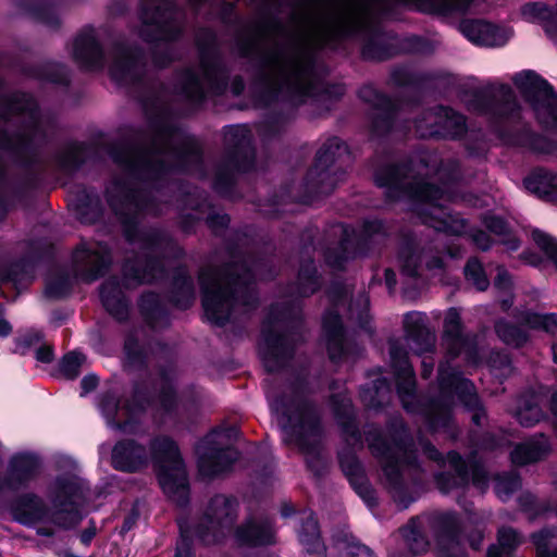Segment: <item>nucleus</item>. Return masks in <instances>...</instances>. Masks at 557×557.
<instances>
[{
  "instance_id": "6e6552de",
  "label": "nucleus",
  "mask_w": 557,
  "mask_h": 557,
  "mask_svg": "<svg viewBox=\"0 0 557 557\" xmlns=\"http://www.w3.org/2000/svg\"><path fill=\"white\" fill-rule=\"evenodd\" d=\"M392 443L382 431L369 424L364 429V436L372 455L382 460L385 485L399 509H407L414 498L408 493L404 481L403 468L419 470L416 451L412 449V438L401 419H395L389 425Z\"/></svg>"
},
{
  "instance_id": "774afa93",
  "label": "nucleus",
  "mask_w": 557,
  "mask_h": 557,
  "mask_svg": "<svg viewBox=\"0 0 557 557\" xmlns=\"http://www.w3.org/2000/svg\"><path fill=\"white\" fill-rule=\"evenodd\" d=\"M336 547L341 557H375L373 552L357 542H349L347 539L337 540Z\"/></svg>"
},
{
  "instance_id": "052dcab7",
  "label": "nucleus",
  "mask_w": 557,
  "mask_h": 557,
  "mask_svg": "<svg viewBox=\"0 0 557 557\" xmlns=\"http://www.w3.org/2000/svg\"><path fill=\"white\" fill-rule=\"evenodd\" d=\"M516 417L522 426L530 428L540 422L544 413L536 398L532 397L531 400H523V403H521L516 412Z\"/></svg>"
},
{
  "instance_id": "aec40b11",
  "label": "nucleus",
  "mask_w": 557,
  "mask_h": 557,
  "mask_svg": "<svg viewBox=\"0 0 557 557\" xmlns=\"http://www.w3.org/2000/svg\"><path fill=\"white\" fill-rule=\"evenodd\" d=\"M513 83L531 103L539 122L557 128V95L553 87L532 71L516 74Z\"/></svg>"
},
{
  "instance_id": "bf43d9fd",
  "label": "nucleus",
  "mask_w": 557,
  "mask_h": 557,
  "mask_svg": "<svg viewBox=\"0 0 557 557\" xmlns=\"http://www.w3.org/2000/svg\"><path fill=\"white\" fill-rule=\"evenodd\" d=\"M483 224L495 235L507 236V238L503 239V244L506 245L509 250H517L520 247V240L513 236H509V227L504 219L495 215H485Z\"/></svg>"
},
{
  "instance_id": "c03bdc74",
  "label": "nucleus",
  "mask_w": 557,
  "mask_h": 557,
  "mask_svg": "<svg viewBox=\"0 0 557 557\" xmlns=\"http://www.w3.org/2000/svg\"><path fill=\"white\" fill-rule=\"evenodd\" d=\"M171 300L180 309H187L195 301L194 283L185 268H177L175 270Z\"/></svg>"
},
{
  "instance_id": "f257e3e1",
  "label": "nucleus",
  "mask_w": 557,
  "mask_h": 557,
  "mask_svg": "<svg viewBox=\"0 0 557 557\" xmlns=\"http://www.w3.org/2000/svg\"><path fill=\"white\" fill-rule=\"evenodd\" d=\"M148 120L147 129L134 132L127 141L110 149L113 161L125 178H115L107 188V201L119 216L133 257L123 265V286L134 288L165 276V261L181 258L183 249L163 231L138 228L143 212L157 214L150 191L140 183L158 181L174 171H199L202 154L197 140L186 135L174 122L172 109L163 96L141 99Z\"/></svg>"
},
{
  "instance_id": "603ef678",
  "label": "nucleus",
  "mask_w": 557,
  "mask_h": 557,
  "mask_svg": "<svg viewBox=\"0 0 557 557\" xmlns=\"http://www.w3.org/2000/svg\"><path fill=\"white\" fill-rule=\"evenodd\" d=\"M537 557H557V531L554 528H543L531 535Z\"/></svg>"
},
{
  "instance_id": "72a5a7b5",
  "label": "nucleus",
  "mask_w": 557,
  "mask_h": 557,
  "mask_svg": "<svg viewBox=\"0 0 557 557\" xmlns=\"http://www.w3.org/2000/svg\"><path fill=\"white\" fill-rule=\"evenodd\" d=\"M239 545L256 547L275 543L273 521L269 518L248 519L235 530Z\"/></svg>"
},
{
  "instance_id": "f704fd0d",
  "label": "nucleus",
  "mask_w": 557,
  "mask_h": 557,
  "mask_svg": "<svg viewBox=\"0 0 557 557\" xmlns=\"http://www.w3.org/2000/svg\"><path fill=\"white\" fill-rule=\"evenodd\" d=\"M322 326L326 338L329 357L332 361L337 362L349 349V343L344 335L339 314L333 309L327 310L323 315Z\"/></svg>"
},
{
  "instance_id": "2eb2a0df",
  "label": "nucleus",
  "mask_w": 557,
  "mask_h": 557,
  "mask_svg": "<svg viewBox=\"0 0 557 557\" xmlns=\"http://www.w3.org/2000/svg\"><path fill=\"white\" fill-rule=\"evenodd\" d=\"M423 453L429 459L436 462L440 467L448 465V471H441L434 475L437 488L443 494H448L456 490H465L470 482L484 492L487 487L488 476L483 466L478 462H469L457 451L451 450L446 457L429 442L420 440Z\"/></svg>"
},
{
  "instance_id": "6e6d98bb",
  "label": "nucleus",
  "mask_w": 557,
  "mask_h": 557,
  "mask_svg": "<svg viewBox=\"0 0 557 557\" xmlns=\"http://www.w3.org/2000/svg\"><path fill=\"white\" fill-rule=\"evenodd\" d=\"M433 79V76L428 73L413 71L410 66H396L391 73V81L394 85L399 87L405 86H419L426 81Z\"/></svg>"
},
{
  "instance_id": "58836bf2",
  "label": "nucleus",
  "mask_w": 557,
  "mask_h": 557,
  "mask_svg": "<svg viewBox=\"0 0 557 557\" xmlns=\"http://www.w3.org/2000/svg\"><path fill=\"white\" fill-rule=\"evenodd\" d=\"M11 512L17 522L24 525H33L45 520L49 510L40 497L34 494H25L14 500Z\"/></svg>"
},
{
  "instance_id": "7c9ffc66",
  "label": "nucleus",
  "mask_w": 557,
  "mask_h": 557,
  "mask_svg": "<svg viewBox=\"0 0 557 557\" xmlns=\"http://www.w3.org/2000/svg\"><path fill=\"white\" fill-rule=\"evenodd\" d=\"M98 406L111 428L117 429L124 433L133 434L136 433L134 423L131 420L117 422L115 421V417L119 410L124 411L126 414L134 416L145 410L146 401L139 400V392L136 389L133 395V403L126 401L122 407H120L119 398L113 393L107 392L99 397Z\"/></svg>"
},
{
  "instance_id": "79ce46f5",
  "label": "nucleus",
  "mask_w": 557,
  "mask_h": 557,
  "mask_svg": "<svg viewBox=\"0 0 557 557\" xmlns=\"http://www.w3.org/2000/svg\"><path fill=\"white\" fill-rule=\"evenodd\" d=\"M550 450L547 437L540 433L515 447L510 454L512 463L525 466L545 458Z\"/></svg>"
},
{
  "instance_id": "37998d69",
  "label": "nucleus",
  "mask_w": 557,
  "mask_h": 557,
  "mask_svg": "<svg viewBox=\"0 0 557 557\" xmlns=\"http://www.w3.org/2000/svg\"><path fill=\"white\" fill-rule=\"evenodd\" d=\"M524 186L539 198L557 203V173L537 169L524 178Z\"/></svg>"
},
{
  "instance_id": "bb28decb",
  "label": "nucleus",
  "mask_w": 557,
  "mask_h": 557,
  "mask_svg": "<svg viewBox=\"0 0 557 557\" xmlns=\"http://www.w3.org/2000/svg\"><path fill=\"white\" fill-rule=\"evenodd\" d=\"M111 263L110 249L102 243H82L73 253L75 274L86 283L103 276Z\"/></svg>"
},
{
  "instance_id": "8fccbe9b",
  "label": "nucleus",
  "mask_w": 557,
  "mask_h": 557,
  "mask_svg": "<svg viewBox=\"0 0 557 557\" xmlns=\"http://www.w3.org/2000/svg\"><path fill=\"white\" fill-rule=\"evenodd\" d=\"M299 540L310 554H320L324 552V545L321 541L320 530L317 519L309 513L302 521L299 531Z\"/></svg>"
},
{
  "instance_id": "9b49d317",
  "label": "nucleus",
  "mask_w": 557,
  "mask_h": 557,
  "mask_svg": "<svg viewBox=\"0 0 557 557\" xmlns=\"http://www.w3.org/2000/svg\"><path fill=\"white\" fill-rule=\"evenodd\" d=\"M141 25L138 36L149 44L165 46L164 55L153 53V63L158 67L166 66L172 60L168 42L177 39L183 32L180 13L173 0H141L138 11Z\"/></svg>"
},
{
  "instance_id": "0e129e2a",
  "label": "nucleus",
  "mask_w": 557,
  "mask_h": 557,
  "mask_svg": "<svg viewBox=\"0 0 557 557\" xmlns=\"http://www.w3.org/2000/svg\"><path fill=\"white\" fill-rule=\"evenodd\" d=\"M72 289V278L67 274H61L48 280L46 284V296L59 299L67 296Z\"/></svg>"
},
{
  "instance_id": "1a4fd4ad",
  "label": "nucleus",
  "mask_w": 557,
  "mask_h": 557,
  "mask_svg": "<svg viewBox=\"0 0 557 557\" xmlns=\"http://www.w3.org/2000/svg\"><path fill=\"white\" fill-rule=\"evenodd\" d=\"M0 147L22 154L45 141L52 127L49 119L41 116L36 101L26 94L14 92L1 98Z\"/></svg>"
},
{
  "instance_id": "a18cd8bd",
  "label": "nucleus",
  "mask_w": 557,
  "mask_h": 557,
  "mask_svg": "<svg viewBox=\"0 0 557 557\" xmlns=\"http://www.w3.org/2000/svg\"><path fill=\"white\" fill-rule=\"evenodd\" d=\"M139 309L146 322L152 327H163L169 324V314L160 302L157 294L148 292L141 295Z\"/></svg>"
},
{
  "instance_id": "b1692460",
  "label": "nucleus",
  "mask_w": 557,
  "mask_h": 557,
  "mask_svg": "<svg viewBox=\"0 0 557 557\" xmlns=\"http://www.w3.org/2000/svg\"><path fill=\"white\" fill-rule=\"evenodd\" d=\"M416 133L420 138L458 139L467 133L465 115L448 107L426 110L414 120Z\"/></svg>"
},
{
  "instance_id": "13d9d810",
  "label": "nucleus",
  "mask_w": 557,
  "mask_h": 557,
  "mask_svg": "<svg viewBox=\"0 0 557 557\" xmlns=\"http://www.w3.org/2000/svg\"><path fill=\"white\" fill-rule=\"evenodd\" d=\"M463 274L466 281L474 286L479 292H484L490 286V281L484 271L483 264L476 257H472L467 261Z\"/></svg>"
},
{
  "instance_id": "09e8293b",
  "label": "nucleus",
  "mask_w": 557,
  "mask_h": 557,
  "mask_svg": "<svg viewBox=\"0 0 557 557\" xmlns=\"http://www.w3.org/2000/svg\"><path fill=\"white\" fill-rule=\"evenodd\" d=\"M407 547L412 554H421L428 550L429 541L422 533L420 517H412L408 523L400 529Z\"/></svg>"
},
{
  "instance_id": "49530a36",
  "label": "nucleus",
  "mask_w": 557,
  "mask_h": 557,
  "mask_svg": "<svg viewBox=\"0 0 557 557\" xmlns=\"http://www.w3.org/2000/svg\"><path fill=\"white\" fill-rule=\"evenodd\" d=\"M320 288L317 268L312 259L305 260L298 271L297 281L292 295L308 297Z\"/></svg>"
},
{
  "instance_id": "3c124183",
  "label": "nucleus",
  "mask_w": 557,
  "mask_h": 557,
  "mask_svg": "<svg viewBox=\"0 0 557 557\" xmlns=\"http://www.w3.org/2000/svg\"><path fill=\"white\" fill-rule=\"evenodd\" d=\"M391 393L389 382L382 377L373 382V387H361L360 397L367 407L377 408L389 398Z\"/></svg>"
},
{
  "instance_id": "e433bc0d",
  "label": "nucleus",
  "mask_w": 557,
  "mask_h": 557,
  "mask_svg": "<svg viewBox=\"0 0 557 557\" xmlns=\"http://www.w3.org/2000/svg\"><path fill=\"white\" fill-rule=\"evenodd\" d=\"M38 460L30 455H17L10 461L8 474L0 479V491L9 488L18 490L33 480L38 470Z\"/></svg>"
},
{
  "instance_id": "c756f323",
  "label": "nucleus",
  "mask_w": 557,
  "mask_h": 557,
  "mask_svg": "<svg viewBox=\"0 0 557 557\" xmlns=\"http://www.w3.org/2000/svg\"><path fill=\"white\" fill-rule=\"evenodd\" d=\"M404 341L416 355L435 350L436 335L428 326L426 317L420 312H409L404 317Z\"/></svg>"
},
{
  "instance_id": "f3484780",
  "label": "nucleus",
  "mask_w": 557,
  "mask_h": 557,
  "mask_svg": "<svg viewBox=\"0 0 557 557\" xmlns=\"http://www.w3.org/2000/svg\"><path fill=\"white\" fill-rule=\"evenodd\" d=\"M124 355L126 366L134 369L146 366L149 355L156 359L157 364L160 368V377L163 383L158 399L160 407L165 412H170L176 405L175 393L171 385V382L176 374L172 349L160 343H157L147 349L138 343V338L135 333H129L124 342Z\"/></svg>"
},
{
  "instance_id": "a878e982",
  "label": "nucleus",
  "mask_w": 557,
  "mask_h": 557,
  "mask_svg": "<svg viewBox=\"0 0 557 557\" xmlns=\"http://www.w3.org/2000/svg\"><path fill=\"white\" fill-rule=\"evenodd\" d=\"M388 344L391 364L397 380L398 396L406 411L416 412L419 410L416 396V376L408 359V351L400 339H391Z\"/></svg>"
},
{
  "instance_id": "c9c22d12",
  "label": "nucleus",
  "mask_w": 557,
  "mask_h": 557,
  "mask_svg": "<svg viewBox=\"0 0 557 557\" xmlns=\"http://www.w3.org/2000/svg\"><path fill=\"white\" fill-rule=\"evenodd\" d=\"M331 401L347 445L352 448L362 447L361 433L355 422L354 409L350 399L343 395H333Z\"/></svg>"
},
{
  "instance_id": "393cba45",
  "label": "nucleus",
  "mask_w": 557,
  "mask_h": 557,
  "mask_svg": "<svg viewBox=\"0 0 557 557\" xmlns=\"http://www.w3.org/2000/svg\"><path fill=\"white\" fill-rule=\"evenodd\" d=\"M220 433L208 434L196 447L198 471L202 478L213 479L231 469L238 458V451L223 448L218 441Z\"/></svg>"
},
{
  "instance_id": "de8ad7c7",
  "label": "nucleus",
  "mask_w": 557,
  "mask_h": 557,
  "mask_svg": "<svg viewBox=\"0 0 557 557\" xmlns=\"http://www.w3.org/2000/svg\"><path fill=\"white\" fill-rule=\"evenodd\" d=\"M522 543L521 534L511 527H502L497 532V544L487 548V557L510 555Z\"/></svg>"
},
{
  "instance_id": "9d476101",
  "label": "nucleus",
  "mask_w": 557,
  "mask_h": 557,
  "mask_svg": "<svg viewBox=\"0 0 557 557\" xmlns=\"http://www.w3.org/2000/svg\"><path fill=\"white\" fill-rule=\"evenodd\" d=\"M200 64L177 74L174 90L184 99L200 103L207 95H222L227 87L228 70L222 61L215 34L208 28L196 34Z\"/></svg>"
},
{
  "instance_id": "39448f33",
  "label": "nucleus",
  "mask_w": 557,
  "mask_h": 557,
  "mask_svg": "<svg viewBox=\"0 0 557 557\" xmlns=\"http://www.w3.org/2000/svg\"><path fill=\"white\" fill-rule=\"evenodd\" d=\"M232 262L222 269L209 263L198 274L205 315L214 325L223 326L232 319L253 310L258 304L255 278H265L263 260L230 252Z\"/></svg>"
},
{
  "instance_id": "5701e85b",
  "label": "nucleus",
  "mask_w": 557,
  "mask_h": 557,
  "mask_svg": "<svg viewBox=\"0 0 557 557\" xmlns=\"http://www.w3.org/2000/svg\"><path fill=\"white\" fill-rule=\"evenodd\" d=\"M111 54L110 76L121 86L146 87L149 83L144 54L137 47L117 41Z\"/></svg>"
},
{
  "instance_id": "6ab92c4d",
  "label": "nucleus",
  "mask_w": 557,
  "mask_h": 557,
  "mask_svg": "<svg viewBox=\"0 0 557 557\" xmlns=\"http://www.w3.org/2000/svg\"><path fill=\"white\" fill-rule=\"evenodd\" d=\"M445 256L454 258L456 253L441 238L432 240L418 250L414 238L407 235L398 250L400 273L410 278H418L421 275L422 263L429 272H442L445 269Z\"/></svg>"
},
{
  "instance_id": "5fc2aeb1",
  "label": "nucleus",
  "mask_w": 557,
  "mask_h": 557,
  "mask_svg": "<svg viewBox=\"0 0 557 557\" xmlns=\"http://www.w3.org/2000/svg\"><path fill=\"white\" fill-rule=\"evenodd\" d=\"M494 329L499 339L506 345L521 347L528 341V334L522 329L506 320L496 321Z\"/></svg>"
},
{
  "instance_id": "2f4dec72",
  "label": "nucleus",
  "mask_w": 557,
  "mask_h": 557,
  "mask_svg": "<svg viewBox=\"0 0 557 557\" xmlns=\"http://www.w3.org/2000/svg\"><path fill=\"white\" fill-rule=\"evenodd\" d=\"M72 54L74 61L83 69L100 70L104 65V52L92 27H85L75 37Z\"/></svg>"
},
{
  "instance_id": "864d4df0",
  "label": "nucleus",
  "mask_w": 557,
  "mask_h": 557,
  "mask_svg": "<svg viewBox=\"0 0 557 557\" xmlns=\"http://www.w3.org/2000/svg\"><path fill=\"white\" fill-rule=\"evenodd\" d=\"M89 147L73 143L65 147L59 156V164L64 171L71 172L79 168L88 156Z\"/></svg>"
},
{
  "instance_id": "4c0bfd02",
  "label": "nucleus",
  "mask_w": 557,
  "mask_h": 557,
  "mask_svg": "<svg viewBox=\"0 0 557 557\" xmlns=\"http://www.w3.org/2000/svg\"><path fill=\"white\" fill-rule=\"evenodd\" d=\"M338 459L342 471L348 479L354 490L367 503L374 500V492L371 488L364 470L356 455L349 450H343L338 454Z\"/></svg>"
},
{
  "instance_id": "a211bd4d",
  "label": "nucleus",
  "mask_w": 557,
  "mask_h": 557,
  "mask_svg": "<svg viewBox=\"0 0 557 557\" xmlns=\"http://www.w3.org/2000/svg\"><path fill=\"white\" fill-rule=\"evenodd\" d=\"M238 500L225 494L212 496L205 506L195 535L206 545L216 544L233 530L238 518Z\"/></svg>"
},
{
  "instance_id": "20e7f679",
  "label": "nucleus",
  "mask_w": 557,
  "mask_h": 557,
  "mask_svg": "<svg viewBox=\"0 0 557 557\" xmlns=\"http://www.w3.org/2000/svg\"><path fill=\"white\" fill-rule=\"evenodd\" d=\"M441 347L444 360L438 364L440 394L431 399L421 411L426 418L430 428L434 431L448 428L451 421V407L454 395H457L463 406L472 411V421L476 425L485 418V410L481 405L473 383L463 377L461 373L449 363L462 357L467 364L475 366L480 362L478 335L468 331L463 324L459 309L449 308L443 319Z\"/></svg>"
},
{
  "instance_id": "a19ab883",
  "label": "nucleus",
  "mask_w": 557,
  "mask_h": 557,
  "mask_svg": "<svg viewBox=\"0 0 557 557\" xmlns=\"http://www.w3.org/2000/svg\"><path fill=\"white\" fill-rule=\"evenodd\" d=\"M461 33L472 42L494 47L505 42L500 30L482 20H466L460 23Z\"/></svg>"
},
{
  "instance_id": "dca6fc26",
  "label": "nucleus",
  "mask_w": 557,
  "mask_h": 557,
  "mask_svg": "<svg viewBox=\"0 0 557 557\" xmlns=\"http://www.w3.org/2000/svg\"><path fill=\"white\" fill-rule=\"evenodd\" d=\"M350 161V152L342 139L338 137L327 139L318 150L315 162L307 173L308 193L311 196L330 195L345 176L342 165Z\"/></svg>"
},
{
  "instance_id": "cd10ccee",
  "label": "nucleus",
  "mask_w": 557,
  "mask_h": 557,
  "mask_svg": "<svg viewBox=\"0 0 557 557\" xmlns=\"http://www.w3.org/2000/svg\"><path fill=\"white\" fill-rule=\"evenodd\" d=\"M425 520L434 533L440 557H466L459 541L460 523L455 512L435 511Z\"/></svg>"
},
{
  "instance_id": "69168bd1",
  "label": "nucleus",
  "mask_w": 557,
  "mask_h": 557,
  "mask_svg": "<svg viewBox=\"0 0 557 557\" xmlns=\"http://www.w3.org/2000/svg\"><path fill=\"white\" fill-rule=\"evenodd\" d=\"M86 357L81 352H69L60 361V371L67 380L76 379L81 373V368Z\"/></svg>"
},
{
  "instance_id": "f8f14e48",
  "label": "nucleus",
  "mask_w": 557,
  "mask_h": 557,
  "mask_svg": "<svg viewBox=\"0 0 557 557\" xmlns=\"http://www.w3.org/2000/svg\"><path fill=\"white\" fill-rule=\"evenodd\" d=\"M298 319V308L285 305H274L270 308L262 325V359L268 372L280 370L293 358L295 347L302 339V335L298 332L286 331L282 334L277 331L287 329L292 320Z\"/></svg>"
},
{
  "instance_id": "7ed1b4c3",
  "label": "nucleus",
  "mask_w": 557,
  "mask_h": 557,
  "mask_svg": "<svg viewBox=\"0 0 557 557\" xmlns=\"http://www.w3.org/2000/svg\"><path fill=\"white\" fill-rule=\"evenodd\" d=\"M460 176L455 159L440 160L436 152L421 151L407 162L387 164L374 172L375 185L385 188L388 201L409 200L425 225L437 232L460 234L463 221L455 218L442 202H458L459 196L448 189V184Z\"/></svg>"
},
{
  "instance_id": "4468645a",
  "label": "nucleus",
  "mask_w": 557,
  "mask_h": 557,
  "mask_svg": "<svg viewBox=\"0 0 557 557\" xmlns=\"http://www.w3.org/2000/svg\"><path fill=\"white\" fill-rule=\"evenodd\" d=\"M251 133L246 125L224 128L225 156L216 168L213 189L222 196H231L235 174L250 171L255 165Z\"/></svg>"
},
{
  "instance_id": "f03ea898",
  "label": "nucleus",
  "mask_w": 557,
  "mask_h": 557,
  "mask_svg": "<svg viewBox=\"0 0 557 557\" xmlns=\"http://www.w3.org/2000/svg\"><path fill=\"white\" fill-rule=\"evenodd\" d=\"M293 4L290 21L296 28L287 30L277 16L261 13L235 38L244 58L259 57L265 83L278 94L300 102L306 97L339 99L342 84L325 85L317 62V49L325 47L331 36L350 32L364 21L369 4L348 0H298Z\"/></svg>"
},
{
  "instance_id": "e2e57ef3",
  "label": "nucleus",
  "mask_w": 557,
  "mask_h": 557,
  "mask_svg": "<svg viewBox=\"0 0 557 557\" xmlns=\"http://www.w3.org/2000/svg\"><path fill=\"white\" fill-rule=\"evenodd\" d=\"M473 0H424L423 10L438 14L466 12Z\"/></svg>"
},
{
  "instance_id": "c85d7f7f",
  "label": "nucleus",
  "mask_w": 557,
  "mask_h": 557,
  "mask_svg": "<svg viewBox=\"0 0 557 557\" xmlns=\"http://www.w3.org/2000/svg\"><path fill=\"white\" fill-rule=\"evenodd\" d=\"M359 97L371 106L372 133L382 136L392 131L398 114L395 103L371 84H367L359 89Z\"/></svg>"
},
{
  "instance_id": "ddd939ff",
  "label": "nucleus",
  "mask_w": 557,
  "mask_h": 557,
  "mask_svg": "<svg viewBox=\"0 0 557 557\" xmlns=\"http://www.w3.org/2000/svg\"><path fill=\"white\" fill-rule=\"evenodd\" d=\"M149 450V458L158 468L163 492L178 506H186L189 502V484L177 444L166 435H159L150 441Z\"/></svg>"
},
{
  "instance_id": "680f3d73",
  "label": "nucleus",
  "mask_w": 557,
  "mask_h": 557,
  "mask_svg": "<svg viewBox=\"0 0 557 557\" xmlns=\"http://www.w3.org/2000/svg\"><path fill=\"white\" fill-rule=\"evenodd\" d=\"M521 487V478L516 472H505L495 476V493L506 502Z\"/></svg>"
},
{
  "instance_id": "4d7b16f0",
  "label": "nucleus",
  "mask_w": 557,
  "mask_h": 557,
  "mask_svg": "<svg viewBox=\"0 0 557 557\" xmlns=\"http://www.w3.org/2000/svg\"><path fill=\"white\" fill-rule=\"evenodd\" d=\"M520 321L534 330H542L550 334L557 332V313L541 314L525 311L520 317Z\"/></svg>"
},
{
  "instance_id": "412c9836",
  "label": "nucleus",
  "mask_w": 557,
  "mask_h": 557,
  "mask_svg": "<svg viewBox=\"0 0 557 557\" xmlns=\"http://www.w3.org/2000/svg\"><path fill=\"white\" fill-rule=\"evenodd\" d=\"M344 237L335 249L327 248L324 252L325 262L334 269H343L345 262L355 258L357 255H363L374 250L384 244L389 235V227L379 219H369L363 222L362 230L358 236V248L348 252V245L351 243L348 230L342 226Z\"/></svg>"
},
{
  "instance_id": "473e14b6",
  "label": "nucleus",
  "mask_w": 557,
  "mask_h": 557,
  "mask_svg": "<svg viewBox=\"0 0 557 557\" xmlns=\"http://www.w3.org/2000/svg\"><path fill=\"white\" fill-rule=\"evenodd\" d=\"M111 463L114 469L123 472H137L149 463L146 447L134 440L119 441L112 448Z\"/></svg>"
},
{
  "instance_id": "423d86ee",
  "label": "nucleus",
  "mask_w": 557,
  "mask_h": 557,
  "mask_svg": "<svg viewBox=\"0 0 557 557\" xmlns=\"http://www.w3.org/2000/svg\"><path fill=\"white\" fill-rule=\"evenodd\" d=\"M267 396L286 434L284 442L293 443L302 453L315 456L323 430L320 412L307 397L305 380L285 385L282 393L271 386L267 391Z\"/></svg>"
},
{
  "instance_id": "338daca9",
  "label": "nucleus",
  "mask_w": 557,
  "mask_h": 557,
  "mask_svg": "<svg viewBox=\"0 0 557 557\" xmlns=\"http://www.w3.org/2000/svg\"><path fill=\"white\" fill-rule=\"evenodd\" d=\"M86 203L77 205V215L82 223L91 224L100 218V201L96 195H86Z\"/></svg>"
},
{
  "instance_id": "ea45409f",
  "label": "nucleus",
  "mask_w": 557,
  "mask_h": 557,
  "mask_svg": "<svg viewBox=\"0 0 557 557\" xmlns=\"http://www.w3.org/2000/svg\"><path fill=\"white\" fill-rule=\"evenodd\" d=\"M100 298L106 310L117 321L128 318L129 306L123 294L122 286L116 277L108 278L100 286Z\"/></svg>"
},
{
  "instance_id": "0eeeda50",
  "label": "nucleus",
  "mask_w": 557,
  "mask_h": 557,
  "mask_svg": "<svg viewBox=\"0 0 557 557\" xmlns=\"http://www.w3.org/2000/svg\"><path fill=\"white\" fill-rule=\"evenodd\" d=\"M468 109L487 116L499 137L508 145L537 152L547 150L545 137L535 134L521 119V108L508 85H490L472 92Z\"/></svg>"
},
{
  "instance_id": "4be33fe9",
  "label": "nucleus",
  "mask_w": 557,
  "mask_h": 557,
  "mask_svg": "<svg viewBox=\"0 0 557 557\" xmlns=\"http://www.w3.org/2000/svg\"><path fill=\"white\" fill-rule=\"evenodd\" d=\"M84 499V484L75 475L57 478L53 490L52 522L63 529H71L81 523L83 516L78 506Z\"/></svg>"
}]
</instances>
